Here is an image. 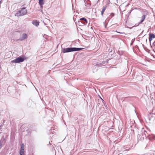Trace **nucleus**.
<instances>
[{
    "label": "nucleus",
    "mask_w": 155,
    "mask_h": 155,
    "mask_svg": "<svg viewBox=\"0 0 155 155\" xmlns=\"http://www.w3.org/2000/svg\"><path fill=\"white\" fill-rule=\"evenodd\" d=\"M101 100H102L103 101H104V100H103V99L102 98H101Z\"/></svg>",
    "instance_id": "nucleus-18"
},
{
    "label": "nucleus",
    "mask_w": 155,
    "mask_h": 155,
    "mask_svg": "<svg viewBox=\"0 0 155 155\" xmlns=\"http://www.w3.org/2000/svg\"><path fill=\"white\" fill-rule=\"evenodd\" d=\"M146 15H143L141 19V21H140V22H139L138 24L137 25H136V26H138L139 24L141 23L143 21L145 20V19L146 18Z\"/></svg>",
    "instance_id": "nucleus-5"
},
{
    "label": "nucleus",
    "mask_w": 155,
    "mask_h": 155,
    "mask_svg": "<svg viewBox=\"0 0 155 155\" xmlns=\"http://www.w3.org/2000/svg\"><path fill=\"white\" fill-rule=\"evenodd\" d=\"M155 38V35L153 34H150L149 36V40L150 41L152 40V38Z\"/></svg>",
    "instance_id": "nucleus-8"
},
{
    "label": "nucleus",
    "mask_w": 155,
    "mask_h": 155,
    "mask_svg": "<svg viewBox=\"0 0 155 155\" xmlns=\"http://www.w3.org/2000/svg\"><path fill=\"white\" fill-rule=\"evenodd\" d=\"M20 152H24V149H21Z\"/></svg>",
    "instance_id": "nucleus-17"
},
{
    "label": "nucleus",
    "mask_w": 155,
    "mask_h": 155,
    "mask_svg": "<svg viewBox=\"0 0 155 155\" xmlns=\"http://www.w3.org/2000/svg\"><path fill=\"white\" fill-rule=\"evenodd\" d=\"M25 149V145L23 143H22L21 145V149Z\"/></svg>",
    "instance_id": "nucleus-12"
},
{
    "label": "nucleus",
    "mask_w": 155,
    "mask_h": 155,
    "mask_svg": "<svg viewBox=\"0 0 155 155\" xmlns=\"http://www.w3.org/2000/svg\"><path fill=\"white\" fill-rule=\"evenodd\" d=\"M28 38V36L26 34L24 33L22 35L20 39V41H23L26 38Z\"/></svg>",
    "instance_id": "nucleus-4"
},
{
    "label": "nucleus",
    "mask_w": 155,
    "mask_h": 155,
    "mask_svg": "<svg viewBox=\"0 0 155 155\" xmlns=\"http://www.w3.org/2000/svg\"><path fill=\"white\" fill-rule=\"evenodd\" d=\"M83 48H68L62 49V52L63 53L69 52L74 51H80L83 49Z\"/></svg>",
    "instance_id": "nucleus-1"
},
{
    "label": "nucleus",
    "mask_w": 155,
    "mask_h": 155,
    "mask_svg": "<svg viewBox=\"0 0 155 155\" xmlns=\"http://www.w3.org/2000/svg\"><path fill=\"white\" fill-rule=\"evenodd\" d=\"M106 6H104L103 7L102 9V10H101V15H103L104 13V12L105 11V10L106 9Z\"/></svg>",
    "instance_id": "nucleus-9"
},
{
    "label": "nucleus",
    "mask_w": 155,
    "mask_h": 155,
    "mask_svg": "<svg viewBox=\"0 0 155 155\" xmlns=\"http://www.w3.org/2000/svg\"><path fill=\"white\" fill-rule=\"evenodd\" d=\"M32 24L34 25L37 27L39 25V22L36 21H33L32 22Z\"/></svg>",
    "instance_id": "nucleus-7"
},
{
    "label": "nucleus",
    "mask_w": 155,
    "mask_h": 155,
    "mask_svg": "<svg viewBox=\"0 0 155 155\" xmlns=\"http://www.w3.org/2000/svg\"><path fill=\"white\" fill-rule=\"evenodd\" d=\"M2 143H1V142H0V149L2 147Z\"/></svg>",
    "instance_id": "nucleus-16"
},
{
    "label": "nucleus",
    "mask_w": 155,
    "mask_h": 155,
    "mask_svg": "<svg viewBox=\"0 0 155 155\" xmlns=\"http://www.w3.org/2000/svg\"><path fill=\"white\" fill-rule=\"evenodd\" d=\"M147 133V131L144 130V131L143 132V133L145 135H146V133Z\"/></svg>",
    "instance_id": "nucleus-15"
},
{
    "label": "nucleus",
    "mask_w": 155,
    "mask_h": 155,
    "mask_svg": "<svg viewBox=\"0 0 155 155\" xmlns=\"http://www.w3.org/2000/svg\"><path fill=\"white\" fill-rule=\"evenodd\" d=\"M114 14L113 13H110V16L111 17V18H112V17H114Z\"/></svg>",
    "instance_id": "nucleus-13"
},
{
    "label": "nucleus",
    "mask_w": 155,
    "mask_h": 155,
    "mask_svg": "<svg viewBox=\"0 0 155 155\" xmlns=\"http://www.w3.org/2000/svg\"><path fill=\"white\" fill-rule=\"evenodd\" d=\"M27 12L26 9L25 8H23L20 10L17 11L15 15L17 16H20L24 15L26 14Z\"/></svg>",
    "instance_id": "nucleus-2"
},
{
    "label": "nucleus",
    "mask_w": 155,
    "mask_h": 155,
    "mask_svg": "<svg viewBox=\"0 0 155 155\" xmlns=\"http://www.w3.org/2000/svg\"><path fill=\"white\" fill-rule=\"evenodd\" d=\"M24 155V152H20V155Z\"/></svg>",
    "instance_id": "nucleus-14"
},
{
    "label": "nucleus",
    "mask_w": 155,
    "mask_h": 155,
    "mask_svg": "<svg viewBox=\"0 0 155 155\" xmlns=\"http://www.w3.org/2000/svg\"><path fill=\"white\" fill-rule=\"evenodd\" d=\"M43 1V0H39V3L41 7H42V6L44 4V2Z\"/></svg>",
    "instance_id": "nucleus-11"
},
{
    "label": "nucleus",
    "mask_w": 155,
    "mask_h": 155,
    "mask_svg": "<svg viewBox=\"0 0 155 155\" xmlns=\"http://www.w3.org/2000/svg\"><path fill=\"white\" fill-rule=\"evenodd\" d=\"M78 24L80 26H82L84 25H86L84 22L81 20H80L78 21Z\"/></svg>",
    "instance_id": "nucleus-6"
},
{
    "label": "nucleus",
    "mask_w": 155,
    "mask_h": 155,
    "mask_svg": "<svg viewBox=\"0 0 155 155\" xmlns=\"http://www.w3.org/2000/svg\"><path fill=\"white\" fill-rule=\"evenodd\" d=\"M24 60V59L21 57H18L15 59L11 61V63H18L23 62Z\"/></svg>",
    "instance_id": "nucleus-3"
},
{
    "label": "nucleus",
    "mask_w": 155,
    "mask_h": 155,
    "mask_svg": "<svg viewBox=\"0 0 155 155\" xmlns=\"http://www.w3.org/2000/svg\"><path fill=\"white\" fill-rule=\"evenodd\" d=\"M80 20H82L84 22L85 24V23H87V19L86 18H80Z\"/></svg>",
    "instance_id": "nucleus-10"
}]
</instances>
